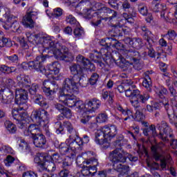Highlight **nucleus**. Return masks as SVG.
<instances>
[{"label": "nucleus", "instance_id": "60", "mask_svg": "<svg viewBox=\"0 0 177 177\" xmlns=\"http://www.w3.org/2000/svg\"><path fill=\"white\" fill-rule=\"evenodd\" d=\"M51 15L54 17H60L63 15V9L61 8H55Z\"/></svg>", "mask_w": 177, "mask_h": 177}, {"label": "nucleus", "instance_id": "12", "mask_svg": "<svg viewBox=\"0 0 177 177\" xmlns=\"http://www.w3.org/2000/svg\"><path fill=\"white\" fill-rule=\"evenodd\" d=\"M149 8H151L155 13H158V12H160V17L164 19V20H166V21H168V11H167V6L160 3L158 0H153Z\"/></svg>", "mask_w": 177, "mask_h": 177}, {"label": "nucleus", "instance_id": "31", "mask_svg": "<svg viewBox=\"0 0 177 177\" xmlns=\"http://www.w3.org/2000/svg\"><path fill=\"white\" fill-rule=\"evenodd\" d=\"M76 62L77 64H79V66H83L84 68L88 67V66L91 64V61L82 55H78L76 57Z\"/></svg>", "mask_w": 177, "mask_h": 177}, {"label": "nucleus", "instance_id": "9", "mask_svg": "<svg viewBox=\"0 0 177 177\" xmlns=\"http://www.w3.org/2000/svg\"><path fill=\"white\" fill-rule=\"evenodd\" d=\"M164 147H165V144L162 142L151 147L153 158L156 161H160L162 168H166L167 167V158L163 155L164 150L162 149H164Z\"/></svg>", "mask_w": 177, "mask_h": 177}, {"label": "nucleus", "instance_id": "52", "mask_svg": "<svg viewBox=\"0 0 177 177\" xmlns=\"http://www.w3.org/2000/svg\"><path fill=\"white\" fill-rule=\"evenodd\" d=\"M12 45V41H10L9 38L3 37L1 39H0V48H3L4 46L10 48Z\"/></svg>", "mask_w": 177, "mask_h": 177}, {"label": "nucleus", "instance_id": "33", "mask_svg": "<svg viewBox=\"0 0 177 177\" xmlns=\"http://www.w3.org/2000/svg\"><path fill=\"white\" fill-rule=\"evenodd\" d=\"M28 40L29 42H35V44H41L42 41H44V37L41 33H38L36 35H30L27 36Z\"/></svg>", "mask_w": 177, "mask_h": 177}, {"label": "nucleus", "instance_id": "16", "mask_svg": "<svg viewBox=\"0 0 177 177\" xmlns=\"http://www.w3.org/2000/svg\"><path fill=\"white\" fill-rule=\"evenodd\" d=\"M102 102L97 98H92L86 101V109L87 113H93L100 107Z\"/></svg>", "mask_w": 177, "mask_h": 177}, {"label": "nucleus", "instance_id": "35", "mask_svg": "<svg viewBox=\"0 0 177 177\" xmlns=\"http://www.w3.org/2000/svg\"><path fill=\"white\" fill-rule=\"evenodd\" d=\"M93 52V53H90V59H91L94 63H97L100 66H102V64H103L102 62V56L96 50H94Z\"/></svg>", "mask_w": 177, "mask_h": 177}, {"label": "nucleus", "instance_id": "51", "mask_svg": "<svg viewBox=\"0 0 177 177\" xmlns=\"http://www.w3.org/2000/svg\"><path fill=\"white\" fill-rule=\"evenodd\" d=\"M138 10L139 13L142 16H147L149 10H147V6L145 3H140L138 6Z\"/></svg>", "mask_w": 177, "mask_h": 177}, {"label": "nucleus", "instance_id": "30", "mask_svg": "<svg viewBox=\"0 0 177 177\" xmlns=\"http://www.w3.org/2000/svg\"><path fill=\"white\" fill-rule=\"evenodd\" d=\"M59 153L62 156H68V157H73L74 151L71 149L70 146L66 143H62L59 147Z\"/></svg>", "mask_w": 177, "mask_h": 177}, {"label": "nucleus", "instance_id": "19", "mask_svg": "<svg viewBox=\"0 0 177 177\" xmlns=\"http://www.w3.org/2000/svg\"><path fill=\"white\" fill-rule=\"evenodd\" d=\"M34 16V11H28L22 19V24L26 28H34L35 22L32 20Z\"/></svg>", "mask_w": 177, "mask_h": 177}, {"label": "nucleus", "instance_id": "45", "mask_svg": "<svg viewBox=\"0 0 177 177\" xmlns=\"http://www.w3.org/2000/svg\"><path fill=\"white\" fill-rule=\"evenodd\" d=\"M12 19H13V15L10 13H2L0 15V21H1V23H5L6 24L8 23H12Z\"/></svg>", "mask_w": 177, "mask_h": 177}, {"label": "nucleus", "instance_id": "25", "mask_svg": "<svg viewBox=\"0 0 177 177\" xmlns=\"http://www.w3.org/2000/svg\"><path fill=\"white\" fill-rule=\"evenodd\" d=\"M12 115L14 120L17 121V122L20 121H26L27 120V113L26 111L19 109H12Z\"/></svg>", "mask_w": 177, "mask_h": 177}, {"label": "nucleus", "instance_id": "11", "mask_svg": "<svg viewBox=\"0 0 177 177\" xmlns=\"http://www.w3.org/2000/svg\"><path fill=\"white\" fill-rule=\"evenodd\" d=\"M42 91L49 99V100H53L55 99L54 94L56 93V90L58 86L56 84V82L51 80H44L43 82Z\"/></svg>", "mask_w": 177, "mask_h": 177}, {"label": "nucleus", "instance_id": "63", "mask_svg": "<svg viewBox=\"0 0 177 177\" xmlns=\"http://www.w3.org/2000/svg\"><path fill=\"white\" fill-rule=\"evenodd\" d=\"M136 121H143L145 120V115L143 113L140 112V111L137 110L135 113V118Z\"/></svg>", "mask_w": 177, "mask_h": 177}, {"label": "nucleus", "instance_id": "43", "mask_svg": "<svg viewBox=\"0 0 177 177\" xmlns=\"http://www.w3.org/2000/svg\"><path fill=\"white\" fill-rule=\"evenodd\" d=\"M51 50H53V53L54 56H55L56 59H60V60H68L67 59V57H68V55H66L62 53V50L60 49L57 48H53Z\"/></svg>", "mask_w": 177, "mask_h": 177}, {"label": "nucleus", "instance_id": "47", "mask_svg": "<svg viewBox=\"0 0 177 177\" xmlns=\"http://www.w3.org/2000/svg\"><path fill=\"white\" fill-rule=\"evenodd\" d=\"M4 124L6 129L8 131V132H10V133H16L17 127H16L15 124L10 121H6Z\"/></svg>", "mask_w": 177, "mask_h": 177}, {"label": "nucleus", "instance_id": "7", "mask_svg": "<svg viewBox=\"0 0 177 177\" xmlns=\"http://www.w3.org/2000/svg\"><path fill=\"white\" fill-rule=\"evenodd\" d=\"M31 118L32 121H35L37 124H41V122H46L44 124L45 128L46 135L48 138H50L52 133L49 131V126H48V122L49 121V113L44 109H38L32 112Z\"/></svg>", "mask_w": 177, "mask_h": 177}, {"label": "nucleus", "instance_id": "6", "mask_svg": "<svg viewBox=\"0 0 177 177\" xmlns=\"http://www.w3.org/2000/svg\"><path fill=\"white\" fill-rule=\"evenodd\" d=\"M111 46L118 50H122V53L123 56L126 57L128 62H130V64H134L133 67L135 68H136L138 66H140V64H139L140 63V53L139 51L133 49L127 50L122 43L113 38L111 42Z\"/></svg>", "mask_w": 177, "mask_h": 177}, {"label": "nucleus", "instance_id": "50", "mask_svg": "<svg viewBox=\"0 0 177 177\" xmlns=\"http://www.w3.org/2000/svg\"><path fill=\"white\" fill-rule=\"evenodd\" d=\"M39 88V86L37 84H32L30 85V86H29V88L26 89H28L31 97H32V96H35L36 95L38 94Z\"/></svg>", "mask_w": 177, "mask_h": 177}, {"label": "nucleus", "instance_id": "10", "mask_svg": "<svg viewBox=\"0 0 177 177\" xmlns=\"http://www.w3.org/2000/svg\"><path fill=\"white\" fill-rule=\"evenodd\" d=\"M65 81L75 93H78V91H80L78 84L80 86H86V84H88V80L84 75L70 77L69 78H66Z\"/></svg>", "mask_w": 177, "mask_h": 177}, {"label": "nucleus", "instance_id": "53", "mask_svg": "<svg viewBox=\"0 0 177 177\" xmlns=\"http://www.w3.org/2000/svg\"><path fill=\"white\" fill-rule=\"evenodd\" d=\"M113 38L111 37H106L105 39H102L100 41V44L102 46H104L105 48H110L111 46V41Z\"/></svg>", "mask_w": 177, "mask_h": 177}, {"label": "nucleus", "instance_id": "23", "mask_svg": "<svg viewBox=\"0 0 177 177\" xmlns=\"http://www.w3.org/2000/svg\"><path fill=\"white\" fill-rule=\"evenodd\" d=\"M15 99V95L13 94V91L9 88H6L3 91L1 103L3 104H10Z\"/></svg>", "mask_w": 177, "mask_h": 177}, {"label": "nucleus", "instance_id": "55", "mask_svg": "<svg viewBox=\"0 0 177 177\" xmlns=\"http://www.w3.org/2000/svg\"><path fill=\"white\" fill-rule=\"evenodd\" d=\"M102 97L103 99H107L108 97H109V103H113V102H114V100H113L114 97V93L113 92H108V91H102Z\"/></svg>", "mask_w": 177, "mask_h": 177}, {"label": "nucleus", "instance_id": "20", "mask_svg": "<svg viewBox=\"0 0 177 177\" xmlns=\"http://www.w3.org/2000/svg\"><path fill=\"white\" fill-rule=\"evenodd\" d=\"M31 138L35 147H38L39 149H45L46 146V138L44 134H37L36 136H31Z\"/></svg>", "mask_w": 177, "mask_h": 177}, {"label": "nucleus", "instance_id": "61", "mask_svg": "<svg viewBox=\"0 0 177 177\" xmlns=\"http://www.w3.org/2000/svg\"><path fill=\"white\" fill-rule=\"evenodd\" d=\"M73 34L76 37V38H80L82 37L84 34V28H82V27L75 28Z\"/></svg>", "mask_w": 177, "mask_h": 177}, {"label": "nucleus", "instance_id": "38", "mask_svg": "<svg viewBox=\"0 0 177 177\" xmlns=\"http://www.w3.org/2000/svg\"><path fill=\"white\" fill-rule=\"evenodd\" d=\"M112 30L114 37H122V35L127 32V29H123L122 27L118 25H113Z\"/></svg>", "mask_w": 177, "mask_h": 177}, {"label": "nucleus", "instance_id": "13", "mask_svg": "<svg viewBox=\"0 0 177 177\" xmlns=\"http://www.w3.org/2000/svg\"><path fill=\"white\" fill-rule=\"evenodd\" d=\"M28 100V92L24 88H16L15 102L18 106L26 104Z\"/></svg>", "mask_w": 177, "mask_h": 177}, {"label": "nucleus", "instance_id": "32", "mask_svg": "<svg viewBox=\"0 0 177 177\" xmlns=\"http://www.w3.org/2000/svg\"><path fill=\"white\" fill-rule=\"evenodd\" d=\"M100 55L101 57H103V60L109 64L110 62V56H111V53L109 52V48L105 47L100 49V52H98Z\"/></svg>", "mask_w": 177, "mask_h": 177}, {"label": "nucleus", "instance_id": "46", "mask_svg": "<svg viewBox=\"0 0 177 177\" xmlns=\"http://www.w3.org/2000/svg\"><path fill=\"white\" fill-rule=\"evenodd\" d=\"M73 107L75 108V110L77 111V113H81V111L84 110V107L86 109V105L82 100H77Z\"/></svg>", "mask_w": 177, "mask_h": 177}, {"label": "nucleus", "instance_id": "42", "mask_svg": "<svg viewBox=\"0 0 177 177\" xmlns=\"http://www.w3.org/2000/svg\"><path fill=\"white\" fill-rule=\"evenodd\" d=\"M102 20H104V18L100 17L97 12H95L91 21V24L93 27H99V26L102 24Z\"/></svg>", "mask_w": 177, "mask_h": 177}, {"label": "nucleus", "instance_id": "21", "mask_svg": "<svg viewBox=\"0 0 177 177\" xmlns=\"http://www.w3.org/2000/svg\"><path fill=\"white\" fill-rule=\"evenodd\" d=\"M124 43L126 45H129L131 48H134V49H140L142 46H143V41L141 38L139 37H126L124 39Z\"/></svg>", "mask_w": 177, "mask_h": 177}, {"label": "nucleus", "instance_id": "58", "mask_svg": "<svg viewBox=\"0 0 177 177\" xmlns=\"http://www.w3.org/2000/svg\"><path fill=\"white\" fill-rule=\"evenodd\" d=\"M11 28L14 32L21 34V29L20 28V24L19 22H13L11 25Z\"/></svg>", "mask_w": 177, "mask_h": 177}, {"label": "nucleus", "instance_id": "5", "mask_svg": "<svg viewBox=\"0 0 177 177\" xmlns=\"http://www.w3.org/2000/svg\"><path fill=\"white\" fill-rule=\"evenodd\" d=\"M117 133L118 130L115 125L104 126L95 133V142L97 145H102L104 149H107L110 146V142H109L108 139L115 138Z\"/></svg>", "mask_w": 177, "mask_h": 177}, {"label": "nucleus", "instance_id": "59", "mask_svg": "<svg viewBox=\"0 0 177 177\" xmlns=\"http://www.w3.org/2000/svg\"><path fill=\"white\" fill-rule=\"evenodd\" d=\"M66 23H69V24H71V26H74V24H78L75 17L71 15L66 17Z\"/></svg>", "mask_w": 177, "mask_h": 177}, {"label": "nucleus", "instance_id": "37", "mask_svg": "<svg viewBox=\"0 0 177 177\" xmlns=\"http://www.w3.org/2000/svg\"><path fill=\"white\" fill-rule=\"evenodd\" d=\"M43 46L46 49H54L55 48V41H53L50 37H44L43 39Z\"/></svg>", "mask_w": 177, "mask_h": 177}, {"label": "nucleus", "instance_id": "18", "mask_svg": "<svg viewBox=\"0 0 177 177\" xmlns=\"http://www.w3.org/2000/svg\"><path fill=\"white\" fill-rule=\"evenodd\" d=\"M55 127L56 129V133H57V135L59 133H63L64 128L67 129L69 133H73V132H74V127H73V124H71V122H64L63 125H62V122H56Z\"/></svg>", "mask_w": 177, "mask_h": 177}, {"label": "nucleus", "instance_id": "15", "mask_svg": "<svg viewBox=\"0 0 177 177\" xmlns=\"http://www.w3.org/2000/svg\"><path fill=\"white\" fill-rule=\"evenodd\" d=\"M100 8L98 9L100 13H104L105 16H108L109 17L104 18V20H109V21H111L113 19H115L117 17V11L111 10L110 8H107L100 3H97L98 6H100Z\"/></svg>", "mask_w": 177, "mask_h": 177}, {"label": "nucleus", "instance_id": "28", "mask_svg": "<svg viewBox=\"0 0 177 177\" xmlns=\"http://www.w3.org/2000/svg\"><path fill=\"white\" fill-rule=\"evenodd\" d=\"M17 81L19 82V86H21L23 89H27L31 86V79L28 75L24 76L21 77V75H18L17 77Z\"/></svg>", "mask_w": 177, "mask_h": 177}, {"label": "nucleus", "instance_id": "22", "mask_svg": "<svg viewBox=\"0 0 177 177\" xmlns=\"http://www.w3.org/2000/svg\"><path fill=\"white\" fill-rule=\"evenodd\" d=\"M82 146V142H81V138L76 136V138H73V136H69V147L72 151H73V156L75 155V150L81 149Z\"/></svg>", "mask_w": 177, "mask_h": 177}, {"label": "nucleus", "instance_id": "1", "mask_svg": "<svg viewBox=\"0 0 177 177\" xmlns=\"http://www.w3.org/2000/svg\"><path fill=\"white\" fill-rule=\"evenodd\" d=\"M133 82L131 80H125L123 83L118 86L117 89L120 93H124L127 97H131L130 103L136 109H139L140 107V103H146L149 99H150V95L147 93L141 94L140 91L138 89H134L132 84Z\"/></svg>", "mask_w": 177, "mask_h": 177}, {"label": "nucleus", "instance_id": "4", "mask_svg": "<svg viewBox=\"0 0 177 177\" xmlns=\"http://www.w3.org/2000/svg\"><path fill=\"white\" fill-rule=\"evenodd\" d=\"M156 127L159 131V133L157 134V130L156 129V125L151 124L149 127L143 129V133L145 136H147L148 139H150L151 136H157L158 139L162 140V142H169L168 136L174 138L172 134V129L168 126V123L165 121H162L160 123L156 124Z\"/></svg>", "mask_w": 177, "mask_h": 177}, {"label": "nucleus", "instance_id": "39", "mask_svg": "<svg viewBox=\"0 0 177 177\" xmlns=\"http://www.w3.org/2000/svg\"><path fill=\"white\" fill-rule=\"evenodd\" d=\"M145 77L142 81V86L146 88L149 92H151V86H153L151 79L147 73H145Z\"/></svg>", "mask_w": 177, "mask_h": 177}, {"label": "nucleus", "instance_id": "17", "mask_svg": "<svg viewBox=\"0 0 177 177\" xmlns=\"http://www.w3.org/2000/svg\"><path fill=\"white\" fill-rule=\"evenodd\" d=\"M87 3L85 1H80L77 5V9H80L81 12H82L84 15V19H87L88 20L93 19V15L95 13V12L92 11V10L86 8Z\"/></svg>", "mask_w": 177, "mask_h": 177}, {"label": "nucleus", "instance_id": "62", "mask_svg": "<svg viewBox=\"0 0 177 177\" xmlns=\"http://www.w3.org/2000/svg\"><path fill=\"white\" fill-rule=\"evenodd\" d=\"M97 80H99L98 74L96 73H93L89 80L90 84L95 85L97 82Z\"/></svg>", "mask_w": 177, "mask_h": 177}, {"label": "nucleus", "instance_id": "24", "mask_svg": "<svg viewBox=\"0 0 177 177\" xmlns=\"http://www.w3.org/2000/svg\"><path fill=\"white\" fill-rule=\"evenodd\" d=\"M140 30H142L141 35L142 36L143 39H145V41H147L148 45L150 44H153V35L151 31H150L149 28H147V26H141Z\"/></svg>", "mask_w": 177, "mask_h": 177}, {"label": "nucleus", "instance_id": "34", "mask_svg": "<svg viewBox=\"0 0 177 177\" xmlns=\"http://www.w3.org/2000/svg\"><path fill=\"white\" fill-rule=\"evenodd\" d=\"M122 8L126 12L127 11L128 13L131 15V16H136V11H135V9L132 6H131V3H129V1H124L122 4Z\"/></svg>", "mask_w": 177, "mask_h": 177}, {"label": "nucleus", "instance_id": "56", "mask_svg": "<svg viewBox=\"0 0 177 177\" xmlns=\"http://www.w3.org/2000/svg\"><path fill=\"white\" fill-rule=\"evenodd\" d=\"M17 41L19 42L21 48H23V49H25V50L30 49V46H28V44H27V41H26L24 37H17Z\"/></svg>", "mask_w": 177, "mask_h": 177}, {"label": "nucleus", "instance_id": "14", "mask_svg": "<svg viewBox=\"0 0 177 177\" xmlns=\"http://www.w3.org/2000/svg\"><path fill=\"white\" fill-rule=\"evenodd\" d=\"M59 102H62L64 104H66L70 93H75V92L73 91V88L64 80L62 89L59 91Z\"/></svg>", "mask_w": 177, "mask_h": 177}, {"label": "nucleus", "instance_id": "36", "mask_svg": "<svg viewBox=\"0 0 177 177\" xmlns=\"http://www.w3.org/2000/svg\"><path fill=\"white\" fill-rule=\"evenodd\" d=\"M46 160H47V161L57 162L58 164H60V162L63 161V158H62V156L57 153H53L52 156L46 155Z\"/></svg>", "mask_w": 177, "mask_h": 177}, {"label": "nucleus", "instance_id": "57", "mask_svg": "<svg viewBox=\"0 0 177 177\" xmlns=\"http://www.w3.org/2000/svg\"><path fill=\"white\" fill-rule=\"evenodd\" d=\"M165 38H167V39H170L171 41H174L175 37H176V32L174 30H169L167 33L164 35Z\"/></svg>", "mask_w": 177, "mask_h": 177}, {"label": "nucleus", "instance_id": "40", "mask_svg": "<svg viewBox=\"0 0 177 177\" xmlns=\"http://www.w3.org/2000/svg\"><path fill=\"white\" fill-rule=\"evenodd\" d=\"M16 71V68L13 66H8L6 65H1L0 66V73L8 75L9 74H12V73H15Z\"/></svg>", "mask_w": 177, "mask_h": 177}, {"label": "nucleus", "instance_id": "27", "mask_svg": "<svg viewBox=\"0 0 177 177\" xmlns=\"http://www.w3.org/2000/svg\"><path fill=\"white\" fill-rule=\"evenodd\" d=\"M70 71L73 77L84 75V67L77 64H72L70 67Z\"/></svg>", "mask_w": 177, "mask_h": 177}, {"label": "nucleus", "instance_id": "3", "mask_svg": "<svg viewBox=\"0 0 177 177\" xmlns=\"http://www.w3.org/2000/svg\"><path fill=\"white\" fill-rule=\"evenodd\" d=\"M46 59H49V55H41L36 57L35 60L29 62L28 63V67L30 68H34L38 73H42V74H51V78H55L54 75H59L60 73V64L57 62H55L53 64H50L48 66V69L45 68V66L42 63L46 61Z\"/></svg>", "mask_w": 177, "mask_h": 177}, {"label": "nucleus", "instance_id": "48", "mask_svg": "<svg viewBox=\"0 0 177 177\" xmlns=\"http://www.w3.org/2000/svg\"><path fill=\"white\" fill-rule=\"evenodd\" d=\"M29 131L31 136H36V135H40L41 129L37 124H30L29 126Z\"/></svg>", "mask_w": 177, "mask_h": 177}, {"label": "nucleus", "instance_id": "2", "mask_svg": "<svg viewBox=\"0 0 177 177\" xmlns=\"http://www.w3.org/2000/svg\"><path fill=\"white\" fill-rule=\"evenodd\" d=\"M124 136L120 134L113 142L116 149L109 152V160L112 162L113 169L121 174H127L129 171V166L122 165L126 162L127 158L120 152L121 147L124 146Z\"/></svg>", "mask_w": 177, "mask_h": 177}, {"label": "nucleus", "instance_id": "8", "mask_svg": "<svg viewBox=\"0 0 177 177\" xmlns=\"http://www.w3.org/2000/svg\"><path fill=\"white\" fill-rule=\"evenodd\" d=\"M35 164H37L39 171H47V172H55L56 165L52 160H46V154L38 153L34 158Z\"/></svg>", "mask_w": 177, "mask_h": 177}, {"label": "nucleus", "instance_id": "54", "mask_svg": "<svg viewBox=\"0 0 177 177\" xmlns=\"http://www.w3.org/2000/svg\"><path fill=\"white\" fill-rule=\"evenodd\" d=\"M109 120V116L106 113H100L96 118V121L99 124H102L103 122H107Z\"/></svg>", "mask_w": 177, "mask_h": 177}, {"label": "nucleus", "instance_id": "26", "mask_svg": "<svg viewBox=\"0 0 177 177\" xmlns=\"http://www.w3.org/2000/svg\"><path fill=\"white\" fill-rule=\"evenodd\" d=\"M31 99L33 100L35 104H37L42 109H45L46 106H48V102H46V99L44 97V95L37 93L35 95L31 97Z\"/></svg>", "mask_w": 177, "mask_h": 177}, {"label": "nucleus", "instance_id": "49", "mask_svg": "<svg viewBox=\"0 0 177 177\" xmlns=\"http://www.w3.org/2000/svg\"><path fill=\"white\" fill-rule=\"evenodd\" d=\"M3 82L4 83L5 86L7 88V89H11L12 88L15 87V80H13V79L10 78V77H5L3 80Z\"/></svg>", "mask_w": 177, "mask_h": 177}, {"label": "nucleus", "instance_id": "44", "mask_svg": "<svg viewBox=\"0 0 177 177\" xmlns=\"http://www.w3.org/2000/svg\"><path fill=\"white\" fill-rule=\"evenodd\" d=\"M76 100L77 97L74 95V93H69L65 104L66 106H68V107H74V104H75Z\"/></svg>", "mask_w": 177, "mask_h": 177}, {"label": "nucleus", "instance_id": "41", "mask_svg": "<svg viewBox=\"0 0 177 177\" xmlns=\"http://www.w3.org/2000/svg\"><path fill=\"white\" fill-rule=\"evenodd\" d=\"M112 60H113L115 63H122V64H120V67L124 68V62H125V59H124L122 55H120V53H113L112 54Z\"/></svg>", "mask_w": 177, "mask_h": 177}, {"label": "nucleus", "instance_id": "29", "mask_svg": "<svg viewBox=\"0 0 177 177\" xmlns=\"http://www.w3.org/2000/svg\"><path fill=\"white\" fill-rule=\"evenodd\" d=\"M62 169L59 172V177H68L70 175V170L71 169V165L66 161L62 162Z\"/></svg>", "mask_w": 177, "mask_h": 177}, {"label": "nucleus", "instance_id": "64", "mask_svg": "<svg viewBox=\"0 0 177 177\" xmlns=\"http://www.w3.org/2000/svg\"><path fill=\"white\" fill-rule=\"evenodd\" d=\"M22 177H38V174L35 171H28L23 173Z\"/></svg>", "mask_w": 177, "mask_h": 177}]
</instances>
